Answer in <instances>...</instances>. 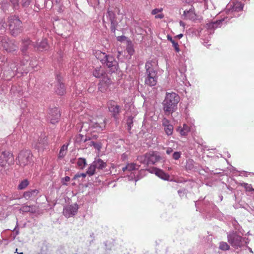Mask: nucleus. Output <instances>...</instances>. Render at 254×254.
I'll return each instance as SVG.
<instances>
[{
	"label": "nucleus",
	"mask_w": 254,
	"mask_h": 254,
	"mask_svg": "<svg viewBox=\"0 0 254 254\" xmlns=\"http://www.w3.org/2000/svg\"><path fill=\"white\" fill-rule=\"evenodd\" d=\"M161 158L157 153L152 152L146 153L144 155L138 156L137 160L141 163L149 165L154 164L156 162L159 161Z\"/></svg>",
	"instance_id": "nucleus-5"
},
{
	"label": "nucleus",
	"mask_w": 254,
	"mask_h": 254,
	"mask_svg": "<svg viewBox=\"0 0 254 254\" xmlns=\"http://www.w3.org/2000/svg\"><path fill=\"white\" fill-rule=\"evenodd\" d=\"M107 14L109 16L110 20L115 18V14L112 10L108 9Z\"/></svg>",
	"instance_id": "nucleus-39"
},
{
	"label": "nucleus",
	"mask_w": 254,
	"mask_h": 254,
	"mask_svg": "<svg viewBox=\"0 0 254 254\" xmlns=\"http://www.w3.org/2000/svg\"><path fill=\"white\" fill-rule=\"evenodd\" d=\"M219 249L222 251H228L230 249V246L225 242H221L219 243Z\"/></svg>",
	"instance_id": "nucleus-30"
},
{
	"label": "nucleus",
	"mask_w": 254,
	"mask_h": 254,
	"mask_svg": "<svg viewBox=\"0 0 254 254\" xmlns=\"http://www.w3.org/2000/svg\"><path fill=\"white\" fill-rule=\"evenodd\" d=\"M172 149L171 148H168L166 150V153L170 154L172 152Z\"/></svg>",
	"instance_id": "nucleus-51"
},
{
	"label": "nucleus",
	"mask_w": 254,
	"mask_h": 254,
	"mask_svg": "<svg viewBox=\"0 0 254 254\" xmlns=\"http://www.w3.org/2000/svg\"><path fill=\"white\" fill-rule=\"evenodd\" d=\"M38 208L35 205H23L20 208V211L23 212H31L35 213L36 212Z\"/></svg>",
	"instance_id": "nucleus-18"
},
{
	"label": "nucleus",
	"mask_w": 254,
	"mask_h": 254,
	"mask_svg": "<svg viewBox=\"0 0 254 254\" xmlns=\"http://www.w3.org/2000/svg\"><path fill=\"white\" fill-rule=\"evenodd\" d=\"M179 100V96L175 93H167L163 102V110L165 114L169 115L170 113H172Z\"/></svg>",
	"instance_id": "nucleus-1"
},
{
	"label": "nucleus",
	"mask_w": 254,
	"mask_h": 254,
	"mask_svg": "<svg viewBox=\"0 0 254 254\" xmlns=\"http://www.w3.org/2000/svg\"><path fill=\"white\" fill-rule=\"evenodd\" d=\"M122 170L124 172H125L127 170V168H126V167L123 168Z\"/></svg>",
	"instance_id": "nucleus-55"
},
{
	"label": "nucleus",
	"mask_w": 254,
	"mask_h": 254,
	"mask_svg": "<svg viewBox=\"0 0 254 254\" xmlns=\"http://www.w3.org/2000/svg\"><path fill=\"white\" fill-rule=\"evenodd\" d=\"M16 252V253H17V254H23V253H22V252H21H21H19H19H17V249H16V252Z\"/></svg>",
	"instance_id": "nucleus-56"
},
{
	"label": "nucleus",
	"mask_w": 254,
	"mask_h": 254,
	"mask_svg": "<svg viewBox=\"0 0 254 254\" xmlns=\"http://www.w3.org/2000/svg\"><path fill=\"white\" fill-rule=\"evenodd\" d=\"M181 156V153L179 152H175L173 154V157L175 160L179 159Z\"/></svg>",
	"instance_id": "nucleus-43"
},
{
	"label": "nucleus",
	"mask_w": 254,
	"mask_h": 254,
	"mask_svg": "<svg viewBox=\"0 0 254 254\" xmlns=\"http://www.w3.org/2000/svg\"><path fill=\"white\" fill-rule=\"evenodd\" d=\"M127 51L130 55H132L134 53V50L131 46H128L127 48Z\"/></svg>",
	"instance_id": "nucleus-40"
},
{
	"label": "nucleus",
	"mask_w": 254,
	"mask_h": 254,
	"mask_svg": "<svg viewBox=\"0 0 254 254\" xmlns=\"http://www.w3.org/2000/svg\"><path fill=\"white\" fill-rule=\"evenodd\" d=\"M14 7L16 8L18 6L19 0H10Z\"/></svg>",
	"instance_id": "nucleus-47"
},
{
	"label": "nucleus",
	"mask_w": 254,
	"mask_h": 254,
	"mask_svg": "<svg viewBox=\"0 0 254 254\" xmlns=\"http://www.w3.org/2000/svg\"><path fill=\"white\" fill-rule=\"evenodd\" d=\"M190 127L186 124H184L183 127H180L179 132L181 135L186 136L190 131Z\"/></svg>",
	"instance_id": "nucleus-26"
},
{
	"label": "nucleus",
	"mask_w": 254,
	"mask_h": 254,
	"mask_svg": "<svg viewBox=\"0 0 254 254\" xmlns=\"http://www.w3.org/2000/svg\"><path fill=\"white\" fill-rule=\"evenodd\" d=\"M228 242L235 248L238 249L242 245L243 238L237 232H232L227 235Z\"/></svg>",
	"instance_id": "nucleus-7"
},
{
	"label": "nucleus",
	"mask_w": 254,
	"mask_h": 254,
	"mask_svg": "<svg viewBox=\"0 0 254 254\" xmlns=\"http://www.w3.org/2000/svg\"><path fill=\"white\" fill-rule=\"evenodd\" d=\"M162 125L164 127L170 125L169 120L165 118L163 119L162 120Z\"/></svg>",
	"instance_id": "nucleus-45"
},
{
	"label": "nucleus",
	"mask_w": 254,
	"mask_h": 254,
	"mask_svg": "<svg viewBox=\"0 0 254 254\" xmlns=\"http://www.w3.org/2000/svg\"><path fill=\"white\" fill-rule=\"evenodd\" d=\"M31 44V41L29 39H24L22 41V45L21 48V51L23 54H25L26 51L28 48V47Z\"/></svg>",
	"instance_id": "nucleus-25"
},
{
	"label": "nucleus",
	"mask_w": 254,
	"mask_h": 254,
	"mask_svg": "<svg viewBox=\"0 0 254 254\" xmlns=\"http://www.w3.org/2000/svg\"><path fill=\"white\" fill-rule=\"evenodd\" d=\"M106 124L105 119L100 118H98V121L92 123L90 127V129L93 132H100L102 131L105 127Z\"/></svg>",
	"instance_id": "nucleus-10"
},
{
	"label": "nucleus",
	"mask_w": 254,
	"mask_h": 254,
	"mask_svg": "<svg viewBox=\"0 0 254 254\" xmlns=\"http://www.w3.org/2000/svg\"><path fill=\"white\" fill-rule=\"evenodd\" d=\"M133 117L129 116L127 120V130L129 131L133 125Z\"/></svg>",
	"instance_id": "nucleus-36"
},
{
	"label": "nucleus",
	"mask_w": 254,
	"mask_h": 254,
	"mask_svg": "<svg viewBox=\"0 0 254 254\" xmlns=\"http://www.w3.org/2000/svg\"><path fill=\"white\" fill-rule=\"evenodd\" d=\"M86 174H84V173H82V174H81L80 175H75V176L73 178V179L75 180L76 178H78V177H85L86 176Z\"/></svg>",
	"instance_id": "nucleus-48"
},
{
	"label": "nucleus",
	"mask_w": 254,
	"mask_h": 254,
	"mask_svg": "<svg viewBox=\"0 0 254 254\" xmlns=\"http://www.w3.org/2000/svg\"><path fill=\"white\" fill-rule=\"evenodd\" d=\"M182 16L185 20H190L193 22H196L201 19L199 16L197 15L194 11V8L191 6L189 9H185L184 11Z\"/></svg>",
	"instance_id": "nucleus-8"
},
{
	"label": "nucleus",
	"mask_w": 254,
	"mask_h": 254,
	"mask_svg": "<svg viewBox=\"0 0 254 254\" xmlns=\"http://www.w3.org/2000/svg\"><path fill=\"white\" fill-rule=\"evenodd\" d=\"M180 25L183 26V27H185V23L183 21H181L180 22Z\"/></svg>",
	"instance_id": "nucleus-54"
},
{
	"label": "nucleus",
	"mask_w": 254,
	"mask_h": 254,
	"mask_svg": "<svg viewBox=\"0 0 254 254\" xmlns=\"http://www.w3.org/2000/svg\"><path fill=\"white\" fill-rule=\"evenodd\" d=\"M244 5L240 1H236L234 2L233 5L232 7V9L234 11L239 12L243 10Z\"/></svg>",
	"instance_id": "nucleus-24"
},
{
	"label": "nucleus",
	"mask_w": 254,
	"mask_h": 254,
	"mask_svg": "<svg viewBox=\"0 0 254 254\" xmlns=\"http://www.w3.org/2000/svg\"><path fill=\"white\" fill-rule=\"evenodd\" d=\"M93 162L98 170H102L107 166L106 163L100 158L96 159Z\"/></svg>",
	"instance_id": "nucleus-20"
},
{
	"label": "nucleus",
	"mask_w": 254,
	"mask_h": 254,
	"mask_svg": "<svg viewBox=\"0 0 254 254\" xmlns=\"http://www.w3.org/2000/svg\"><path fill=\"white\" fill-rule=\"evenodd\" d=\"M78 209V205L76 204L70 205L66 206L63 211L64 215L66 217H69L74 215Z\"/></svg>",
	"instance_id": "nucleus-12"
},
{
	"label": "nucleus",
	"mask_w": 254,
	"mask_h": 254,
	"mask_svg": "<svg viewBox=\"0 0 254 254\" xmlns=\"http://www.w3.org/2000/svg\"><path fill=\"white\" fill-rule=\"evenodd\" d=\"M150 173H154L158 177L163 179L164 180H168L170 176L168 174L165 173L162 170L158 169L157 168H152L148 170Z\"/></svg>",
	"instance_id": "nucleus-14"
},
{
	"label": "nucleus",
	"mask_w": 254,
	"mask_h": 254,
	"mask_svg": "<svg viewBox=\"0 0 254 254\" xmlns=\"http://www.w3.org/2000/svg\"><path fill=\"white\" fill-rule=\"evenodd\" d=\"M6 61V58L3 55L0 54V65L2 64L3 63H4Z\"/></svg>",
	"instance_id": "nucleus-44"
},
{
	"label": "nucleus",
	"mask_w": 254,
	"mask_h": 254,
	"mask_svg": "<svg viewBox=\"0 0 254 254\" xmlns=\"http://www.w3.org/2000/svg\"><path fill=\"white\" fill-rule=\"evenodd\" d=\"M110 21L111 23V30L112 32L115 33L117 27L118 23L116 20V18H113V19L110 20Z\"/></svg>",
	"instance_id": "nucleus-35"
},
{
	"label": "nucleus",
	"mask_w": 254,
	"mask_h": 254,
	"mask_svg": "<svg viewBox=\"0 0 254 254\" xmlns=\"http://www.w3.org/2000/svg\"><path fill=\"white\" fill-rule=\"evenodd\" d=\"M29 183L27 180L22 181L18 186V189L21 190L25 189L28 185Z\"/></svg>",
	"instance_id": "nucleus-32"
},
{
	"label": "nucleus",
	"mask_w": 254,
	"mask_h": 254,
	"mask_svg": "<svg viewBox=\"0 0 254 254\" xmlns=\"http://www.w3.org/2000/svg\"><path fill=\"white\" fill-rule=\"evenodd\" d=\"M164 15L163 13H160V14H157L155 16V18L157 19V18H159V19H162L164 17Z\"/></svg>",
	"instance_id": "nucleus-49"
},
{
	"label": "nucleus",
	"mask_w": 254,
	"mask_h": 254,
	"mask_svg": "<svg viewBox=\"0 0 254 254\" xmlns=\"http://www.w3.org/2000/svg\"><path fill=\"white\" fill-rule=\"evenodd\" d=\"M162 10H163L162 8H155L152 10L151 14L152 15H156L157 13L162 12Z\"/></svg>",
	"instance_id": "nucleus-41"
},
{
	"label": "nucleus",
	"mask_w": 254,
	"mask_h": 254,
	"mask_svg": "<svg viewBox=\"0 0 254 254\" xmlns=\"http://www.w3.org/2000/svg\"><path fill=\"white\" fill-rule=\"evenodd\" d=\"M0 46H1L7 52H13L17 49V46L6 37L2 38L0 41Z\"/></svg>",
	"instance_id": "nucleus-9"
},
{
	"label": "nucleus",
	"mask_w": 254,
	"mask_h": 254,
	"mask_svg": "<svg viewBox=\"0 0 254 254\" xmlns=\"http://www.w3.org/2000/svg\"><path fill=\"white\" fill-rule=\"evenodd\" d=\"M9 28L11 34L16 36L21 31V22L15 16H11L9 18Z\"/></svg>",
	"instance_id": "nucleus-6"
},
{
	"label": "nucleus",
	"mask_w": 254,
	"mask_h": 254,
	"mask_svg": "<svg viewBox=\"0 0 254 254\" xmlns=\"http://www.w3.org/2000/svg\"><path fill=\"white\" fill-rule=\"evenodd\" d=\"M167 39H168L169 41H170V42H171V43L174 41V40L172 38V37H171L170 36H169V35H168V36H167Z\"/></svg>",
	"instance_id": "nucleus-50"
},
{
	"label": "nucleus",
	"mask_w": 254,
	"mask_h": 254,
	"mask_svg": "<svg viewBox=\"0 0 254 254\" xmlns=\"http://www.w3.org/2000/svg\"><path fill=\"white\" fill-rule=\"evenodd\" d=\"M30 0H21V4L23 6H27L30 4Z\"/></svg>",
	"instance_id": "nucleus-42"
},
{
	"label": "nucleus",
	"mask_w": 254,
	"mask_h": 254,
	"mask_svg": "<svg viewBox=\"0 0 254 254\" xmlns=\"http://www.w3.org/2000/svg\"><path fill=\"white\" fill-rule=\"evenodd\" d=\"M94 55L96 58L99 60L102 64L104 63V62L107 56V55H106V53H103L99 50L95 51Z\"/></svg>",
	"instance_id": "nucleus-22"
},
{
	"label": "nucleus",
	"mask_w": 254,
	"mask_h": 254,
	"mask_svg": "<svg viewBox=\"0 0 254 254\" xmlns=\"http://www.w3.org/2000/svg\"><path fill=\"white\" fill-rule=\"evenodd\" d=\"M118 55L117 56L118 58L120 56V55L121 54V52H118Z\"/></svg>",
	"instance_id": "nucleus-58"
},
{
	"label": "nucleus",
	"mask_w": 254,
	"mask_h": 254,
	"mask_svg": "<svg viewBox=\"0 0 254 254\" xmlns=\"http://www.w3.org/2000/svg\"><path fill=\"white\" fill-rule=\"evenodd\" d=\"M16 161L21 167L28 166L33 162V154L30 150H22L18 154Z\"/></svg>",
	"instance_id": "nucleus-3"
},
{
	"label": "nucleus",
	"mask_w": 254,
	"mask_h": 254,
	"mask_svg": "<svg viewBox=\"0 0 254 254\" xmlns=\"http://www.w3.org/2000/svg\"><path fill=\"white\" fill-rule=\"evenodd\" d=\"M125 38V36L118 37V41H121V40H124Z\"/></svg>",
	"instance_id": "nucleus-52"
},
{
	"label": "nucleus",
	"mask_w": 254,
	"mask_h": 254,
	"mask_svg": "<svg viewBox=\"0 0 254 254\" xmlns=\"http://www.w3.org/2000/svg\"><path fill=\"white\" fill-rule=\"evenodd\" d=\"M69 180H70V178L68 176H66L62 179V183L63 185H66V184L65 182H68V181H69Z\"/></svg>",
	"instance_id": "nucleus-46"
},
{
	"label": "nucleus",
	"mask_w": 254,
	"mask_h": 254,
	"mask_svg": "<svg viewBox=\"0 0 254 254\" xmlns=\"http://www.w3.org/2000/svg\"><path fill=\"white\" fill-rule=\"evenodd\" d=\"M96 169V168L95 165L94 163L92 162V163L90 164L88 167L86 171V174L90 176H92L95 173Z\"/></svg>",
	"instance_id": "nucleus-28"
},
{
	"label": "nucleus",
	"mask_w": 254,
	"mask_h": 254,
	"mask_svg": "<svg viewBox=\"0 0 254 254\" xmlns=\"http://www.w3.org/2000/svg\"><path fill=\"white\" fill-rule=\"evenodd\" d=\"M138 167L139 166L134 163H128L126 166V168H127V170L129 171L138 169Z\"/></svg>",
	"instance_id": "nucleus-33"
},
{
	"label": "nucleus",
	"mask_w": 254,
	"mask_h": 254,
	"mask_svg": "<svg viewBox=\"0 0 254 254\" xmlns=\"http://www.w3.org/2000/svg\"><path fill=\"white\" fill-rule=\"evenodd\" d=\"M222 23L221 20L212 22L206 24L207 27L208 28H215L217 27L218 25Z\"/></svg>",
	"instance_id": "nucleus-31"
},
{
	"label": "nucleus",
	"mask_w": 254,
	"mask_h": 254,
	"mask_svg": "<svg viewBox=\"0 0 254 254\" xmlns=\"http://www.w3.org/2000/svg\"><path fill=\"white\" fill-rule=\"evenodd\" d=\"M14 159L13 154L8 151H4L0 153V170L5 171L14 164Z\"/></svg>",
	"instance_id": "nucleus-4"
},
{
	"label": "nucleus",
	"mask_w": 254,
	"mask_h": 254,
	"mask_svg": "<svg viewBox=\"0 0 254 254\" xmlns=\"http://www.w3.org/2000/svg\"><path fill=\"white\" fill-rule=\"evenodd\" d=\"M38 193L39 191L36 189L28 190L24 193L23 197L26 199H33L37 196Z\"/></svg>",
	"instance_id": "nucleus-17"
},
{
	"label": "nucleus",
	"mask_w": 254,
	"mask_h": 254,
	"mask_svg": "<svg viewBox=\"0 0 254 254\" xmlns=\"http://www.w3.org/2000/svg\"><path fill=\"white\" fill-rule=\"evenodd\" d=\"M99 89L100 90H101V91H102V88H101V86H99Z\"/></svg>",
	"instance_id": "nucleus-59"
},
{
	"label": "nucleus",
	"mask_w": 254,
	"mask_h": 254,
	"mask_svg": "<svg viewBox=\"0 0 254 254\" xmlns=\"http://www.w3.org/2000/svg\"><path fill=\"white\" fill-rule=\"evenodd\" d=\"M90 145L93 146L98 151H100L102 147V144L100 142H96L93 141H90Z\"/></svg>",
	"instance_id": "nucleus-34"
},
{
	"label": "nucleus",
	"mask_w": 254,
	"mask_h": 254,
	"mask_svg": "<svg viewBox=\"0 0 254 254\" xmlns=\"http://www.w3.org/2000/svg\"><path fill=\"white\" fill-rule=\"evenodd\" d=\"M56 92L59 95H63L65 93L64 84L62 80L58 77V82L56 85Z\"/></svg>",
	"instance_id": "nucleus-15"
},
{
	"label": "nucleus",
	"mask_w": 254,
	"mask_h": 254,
	"mask_svg": "<svg viewBox=\"0 0 254 254\" xmlns=\"http://www.w3.org/2000/svg\"><path fill=\"white\" fill-rule=\"evenodd\" d=\"M183 36V34H179V35H178L177 36H176L175 37V38L177 37V38H178L179 39H180V38H181Z\"/></svg>",
	"instance_id": "nucleus-53"
},
{
	"label": "nucleus",
	"mask_w": 254,
	"mask_h": 254,
	"mask_svg": "<svg viewBox=\"0 0 254 254\" xmlns=\"http://www.w3.org/2000/svg\"><path fill=\"white\" fill-rule=\"evenodd\" d=\"M37 50L39 51H43L48 49L49 46L46 39H43L40 42H37L36 44Z\"/></svg>",
	"instance_id": "nucleus-19"
},
{
	"label": "nucleus",
	"mask_w": 254,
	"mask_h": 254,
	"mask_svg": "<svg viewBox=\"0 0 254 254\" xmlns=\"http://www.w3.org/2000/svg\"><path fill=\"white\" fill-rule=\"evenodd\" d=\"M77 164L80 169H83L87 165L86 159L83 158H79L78 159Z\"/></svg>",
	"instance_id": "nucleus-29"
},
{
	"label": "nucleus",
	"mask_w": 254,
	"mask_h": 254,
	"mask_svg": "<svg viewBox=\"0 0 254 254\" xmlns=\"http://www.w3.org/2000/svg\"><path fill=\"white\" fill-rule=\"evenodd\" d=\"M146 77L145 84L149 86H153L157 83V72L154 69L152 61L146 62L145 64Z\"/></svg>",
	"instance_id": "nucleus-2"
},
{
	"label": "nucleus",
	"mask_w": 254,
	"mask_h": 254,
	"mask_svg": "<svg viewBox=\"0 0 254 254\" xmlns=\"http://www.w3.org/2000/svg\"><path fill=\"white\" fill-rule=\"evenodd\" d=\"M51 118V122L52 124H55L58 122V119L60 117V111L57 108H55L51 110L50 113Z\"/></svg>",
	"instance_id": "nucleus-16"
},
{
	"label": "nucleus",
	"mask_w": 254,
	"mask_h": 254,
	"mask_svg": "<svg viewBox=\"0 0 254 254\" xmlns=\"http://www.w3.org/2000/svg\"><path fill=\"white\" fill-rule=\"evenodd\" d=\"M103 64H106L109 68H110L111 69L113 70V71H115L117 70L118 63L114 57L112 56L107 55Z\"/></svg>",
	"instance_id": "nucleus-11"
},
{
	"label": "nucleus",
	"mask_w": 254,
	"mask_h": 254,
	"mask_svg": "<svg viewBox=\"0 0 254 254\" xmlns=\"http://www.w3.org/2000/svg\"><path fill=\"white\" fill-rule=\"evenodd\" d=\"M164 130L168 135H171L173 131V127L170 125L164 127Z\"/></svg>",
	"instance_id": "nucleus-37"
},
{
	"label": "nucleus",
	"mask_w": 254,
	"mask_h": 254,
	"mask_svg": "<svg viewBox=\"0 0 254 254\" xmlns=\"http://www.w3.org/2000/svg\"><path fill=\"white\" fill-rule=\"evenodd\" d=\"M109 109L111 112L113 113L114 117H116L120 112V106L117 104H111L109 107Z\"/></svg>",
	"instance_id": "nucleus-23"
},
{
	"label": "nucleus",
	"mask_w": 254,
	"mask_h": 254,
	"mask_svg": "<svg viewBox=\"0 0 254 254\" xmlns=\"http://www.w3.org/2000/svg\"><path fill=\"white\" fill-rule=\"evenodd\" d=\"M47 145V137L45 135L39 137L34 144L35 147L39 150L43 149Z\"/></svg>",
	"instance_id": "nucleus-13"
},
{
	"label": "nucleus",
	"mask_w": 254,
	"mask_h": 254,
	"mask_svg": "<svg viewBox=\"0 0 254 254\" xmlns=\"http://www.w3.org/2000/svg\"><path fill=\"white\" fill-rule=\"evenodd\" d=\"M173 47H174L175 51L177 53H179L180 51L179 44L177 42L175 41L172 43Z\"/></svg>",
	"instance_id": "nucleus-38"
},
{
	"label": "nucleus",
	"mask_w": 254,
	"mask_h": 254,
	"mask_svg": "<svg viewBox=\"0 0 254 254\" xmlns=\"http://www.w3.org/2000/svg\"><path fill=\"white\" fill-rule=\"evenodd\" d=\"M107 82L108 84H110L111 82V81L110 79H108V81Z\"/></svg>",
	"instance_id": "nucleus-57"
},
{
	"label": "nucleus",
	"mask_w": 254,
	"mask_h": 254,
	"mask_svg": "<svg viewBox=\"0 0 254 254\" xmlns=\"http://www.w3.org/2000/svg\"><path fill=\"white\" fill-rule=\"evenodd\" d=\"M67 149V145H63L60 149L58 157L59 158H63L66 154V151Z\"/></svg>",
	"instance_id": "nucleus-27"
},
{
	"label": "nucleus",
	"mask_w": 254,
	"mask_h": 254,
	"mask_svg": "<svg viewBox=\"0 0 254 254\" xmlns=\"http://www.w3.org/2000/svg\"><path fill=\"white\" fill-rule=\"evenodd\" d=\"M105 74V72L101 66L97 67L93 72V75L96 78H100Z\"/></svg>",
	"instance_id": "nucleus-21"
}]
</instances>
